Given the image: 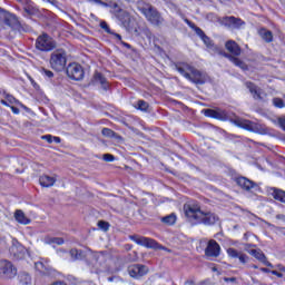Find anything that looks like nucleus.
<instances>
[{
	"mask_svg": "<svg viewBox=\"0 0 285 285\" xmlns=\"http://www.w3.org/2000/svg\"><path fill=\"white\" fill-rule=\"evenodd\" d=\"M101 135L104 137H108L109 139H116L117 141H121V139H122L121 136H119L117 132H115L110 128H102Z\"/></svg>",
	"mask_w": 285,
	"mask_h": 285,
	"instance_id": "obj_24",
	"label": "nucleus"
},
{
	"mask_svg": "<svg viewBox=\"0 0 285 285\" xmlns=\"http://www.w3.org/2000/svg\"><path fill=\"white\" fill-rule=\"evenodd\" d=\"M185 284H189V285H193V282H189V281H187Z\"/></svg>",
	"mask_w": 285,
	"mask_h": 285,
	"instance_id": "obj_53",
	"label": "nucleus"
},
{
	"mask_svg": "<svg viewBox=\"0 0 285 285\" xmlns=\"http://www.w3.org/2000/svg\"><path fill=\"white\" fill-rule=\"evenodd\" d=\"M246 88L253 95L254 99H262V89L257 88L253 82H246Z\"/></svg>",
	"mask_w": 285,
	"mask_h": 285,
	"instance_id": "obj_22",
	"label": "nucleus"
},
{
	"mask_svg": "<svg viewBox=\"0 0 285 285\" xmlns=\"http://www.w3.org/2000/svg\"><path fill=\"white\" fill-rule=\"evenodd\" d=\"M42 73L48 77V79H52L55 77V73L48 69H42Z\"/></svg>",
	"mask_w": 285,
	"mask_h": 285,
	"instance_id": "obj_39",
	"label": "nucleus"
},
{
	"mask_svg": "<svg viewBox=\"0 0 285 285\" xmlns=\"http://www.w3.org/2000/svg\"><path fill=\"white\" fill-rule=\"evenodd\" d=\"M248 247H250V245H245V248H248Z\"/></svg>",
	"mask_w": 285,
	"mask_h": 285,
	"instance_id": "obj_54",
	"label": "nucleus"
},
{
	"mask_svg": "<svg viewBox=\"0 0 285 285\" xmlns=\"http://www.w3.org/2000/svg\"><path fill=\"white\" fill-rule=\"evenodd\" d=\"M137 106L138 110H142L144 112L148 110V102H146V100H138Z\"/></svg>",
	"mask_w": 285,
	"mask_h": 285,
	"instance_id": "obj_32",
	"label": "nucleus"
},
{
	"mask_svg": "<svg viewBox=\"0 0 285 285\" xmlns=\"http://www.w3.org/2000/svg\"><path fill=\"white\" fill-rule=\"evenodd\" d=\"M235 183L237 184V186H239V188H242L243 190H253V188H255V183L244 176H239L235 178Z\"/></svg>",
	"mask_w": 285,
	"mask_h": 285,
	"instance_id": "obj_17",
	"label": "nucleus"
},
{
	"mask_svg": "<svg viewBox=\"0 0 285 285\" xmlns=\"http://www.w3.org/2000/svg\"><path fill=\"white\" fill-rule=\"evenodd\" d=\"M50 243H51V244H57V246H62V244H63V238L53 237V238L50 239Z\"/></svg>",
	"mask_w": 285,
	"mask_h": 285,
	"instance_id": "obj_36",
	"label": "nucleus"
},
{
	"mask_svg": "<svg viewBox=\"0 0 285 285\" xmlns=\"http://www.w3.org/2000/svg\"><path fill=\"white\" fill-rule=\"evenodd\" d=\"M234 126L238 128H244V130H248L249 132H266V128L262 126L259 122L250 121L244 118L236 117L230 119Z\"/></svg>",
	"mask_w": 285,
	"mask_h": 285,
	"instance_id": "obj_6",
	"label": "nucleus"
},
{
	"mask_svg": "<svg viewBox=\"0 0 285 285\" xmlns=\"http://www.w3.org/2000/svg\"><path fill=\"white\" fill-rule=\"evenodd\" d=\"M206 117H212L213 119H220V121H226L228 119V112L222 109H206Z\"/></svg>",
	"mask_w": 285,
	"mask_h": 285,
	"instance_id": "obj_15",
	"label": "nucleus"
},
{
	"mask_svg": "<svg viewBox=\"0 0 285 285\" xmlns=\"http://www.w3.org/2000/svg\"><path fill=\"white\" fill-rule=\"evenodd\" d=\"M50 68L56 70V72H61L66 68V63H68V58L66 51L63 49L55 50L50 56Z\"/></svg>",
	"mask_w": 285,
	"mask_h": 285,
	"instance_id": "obj_5",
	"label": "nucleus"
},
{
	"mask_svg": "<svg viewBox=\"0 0 285 285\" xmlns=\"http://www.w3.org/2000/svg\"><path fill=\"white\" fill-rule=\"evenodd\" d=\"M237 257H238L240 264H246V262H248V256L242 252H239Z\"/></svg>",
	"mask_w": 285,
	"mask_h": 285,
	"instance_id": "obj_35",
	"label": "nucleus"
},
{
	"mask_svg": "<svg viewBox=\"0 0 285 285\" xmlns=\"http://www.w3.org/2000/svg\"><path fill=\"white\" fill-rule=\"evenodd\" d=\"M67 76L73 81H81L83 79V67L77 62L69 63L66 69Z\"/></svg>",
	"mask_w": 285,
	"mask_h": 285,
	"instance_id": "obj_10",
	"label": "nucleus"
},
{
	"mask_svg": "<svg viewBox=\"0 0 285 285\" xmlns=\"http://www.w3.org/2000/svg\"><path fill=\"white\" fill-rule=\"evenodd\" d=\"M19 279L23 285H28L32 283V278L29 276L28 273H22L19 275Z\"/></svg>",
	"mask_w": 285,
	"mask_h": 285,
	"instance_id": "obj_30",
	"label": "nucleus"
},
{
	"mask_svg": "<svg viewBox=\"0 0 285 285\" xmlns=\"http://www.w3.org/2000/svg\"><path fill=\"white\" fill-rule=\"evenodd\" d=\"M196 32L197 35L202 38L203 36H205L206 33H204V31L199 28H196Z\"/></svg>",
	"mask_w": 285,
	"mask_h": 285,
	"instance_id": "obj_47",
	"label": "nucleus"
},
{
	"mask_svg": "<svg viewBox=\"0 0 285 285\" xmlns=\"http://www.w3.org/2000/svg\"><path fill=\"white\" fill-rule=\"evenodd\" d=\"M262 273H271V269L266 268V267H263L261 268Z\"/></svg>",
	"mask_w": 285,
	"mask_h": 285,
	"instance_id": "obj_50",
	"label": "nucleus"
},
{
	"mask_svg": "<svg viewBox=\"0 0 285 285\" xmlns=\"http://www.w3.org/2000/svg\"><path fill=\"white\" fill-rule=\"evenodd\" d=\"M128 273L134 279H139V277H144V275L148 274V267L139 264L131 265L128 267Z\"/></svg>",
	"mask_w": 285,
	"mask_h": 285,
	"instance_id": "obj_14",
	"label": "nucleus"
},
{
	"mask_svg": "<svg viewBox=\"0 0 285 285\" xmlns=\"http://www.w3.org/2000/svg\"><path fill=\"white\" fill-rule=\"evenodd\" d=\"M89 3H97V6H104L105 8H108V3L101 1V0H87Z\"/></svg>",
	"mask_w": 285,
	"mask_h": 285,
	"instance_id": "obj_38",
	"label": "nucleus"
},
{
	"mask_svg": "<svg viewBox=\"0 0 285 285\" xmlns=\"http://www.w3.org/2000/svg\"><path fill=\"white\" fill-rule=\"evenodd\" d=\"M163 224H166L167 226H174L177 222V215L169 214L161 218Z\"/></svg>",
	"mask_w": 285,
	"mask_h": 285,
	"instance_id": "obj_28",
	"label": "nucleus"
},
{
	"mask_svg": "<svg viewBox=\"0 0 285 285\" xmlns=\"http://www.w3.org/2000/svg\"><path fill=\"white\" fill-rule=\"evenodd\" d=\"M253 268H257V265H253Z\"/></svg>",
	"mask_w": 285,
	"mask_h": 285,
	"instance_id": "obj_55",
	"label": "nucleus"
},
{
	"mask_svg": "<svg viewBox=\"0 0 285 285\" xmlns=\"http://www.w3.org/2000/svg\"><path fill=\"white\" fill-rule=\"evenodd\" d=\"M272 197L276 199V202H281L282 204H285V191L277 188H272Z\"/></svg>",
	"mask_w": 285,
	"mask_h": 285,
	"instance_id": "obj_25",
	"label": "nucleus"
},
{
	"mask_svg": "<svg viewBox=\"0 0 285 285\" xmlns=\"http://www.w3.org/2000/svg\"><path fill=\"white\" fill-rule=\"evenodd\" d=\"M60 253H66V250H60Z\"/></svg>",
	"mask_w": 285,
	"mask_h": 285,
	"instance_id": "obj_58",
	"label": "nucleus"
},
{
	"mask_svg": "<svg viewBox=\"0 0 285 285\" xmlns=\"http://www.w3.org/2000/svg\"><path fill=\"white\" fill-rule=\"evenodd\" d=\"M225 48L230 52V55H233L232 57H239V55H242V48L234 40H228L225 43Z\"/></svg>",
	"mask_w": 285,
	"mask_h": 285,
	"instance_id": "obj_18",
	"label": "nucleus"
},
{
	"mask_svg": "<svg viewBox=\"0 0 285 285\" xmlns=\"http://www.w3.org/2000/svg\"><path fill=\"white\" fill-rule=\"evenodd\" d=\"M0 104H2V106H10L9 104H8V101H6V100H0Z\"/></svg>",
	"mask_w": 285,
	"mask_h": 285,
	"instance_id": "obj_51",
	"label": "nucleus"
},
{
	"mask_svg": "<svg viewBox=\"0 0 285 285\" xmlns=\"http://www.w3.org/2000/svg\"><path fill=\"white\" fill-rule=\"evenodd\" d=\"M100 28L105 31V32H110V27L108 26V23L106 21L100 22Z\"/></svg>",
	"mask_w": 285,
	"mask_h": 285,
	"instance_id": "obj_41",
	"label": "nucleus"
},
{
	"mask_svg": "<svg viewBox=\"0 0 285 285\" xmlns=\"http://www.w3.org/2000/svg\"><path fill=\"white\" fill-rule=\"evenodd\" d=\"M202 39H203L204 43H206V46L208 48H210V46H213V43L210 41V38H208V36L205 35V36L202 37Z\"/></svg>",
	"mask_w": 285,
	"mask_h": 285,
	"instance_id": "obj_43",
	"label": "nucleus"
},
{
	"mask_svg": "<svg viewBox=\"0 0 285 285\" xmlns=\"http://www.w3.org/2000/svg\"><path fill=\"white\" fill-rule=\"evenodd\" d=\"M69 255L71 257V262H79L83 259V257H86V255L83 254V250L77 249V248L70 249Z\"/></svg>",
	"mask_w": 285,
	"mask_h": 285,
	"instance_id": "obj_23",
	"label": "nucleus"
},
{
	"mask_svg": "<svg viewBox=\"0 0 285 285\" xmlns=\"http://www.w3.org/2000/svg\"><path fill=\"white\" fill-rule=\"evenodd\" d=\"M41 139H43V140L47 141L48 144H52V141H53V136H52V135H45V136H41Z\"/></svg>",
	"mask_w": 285,
	"mask_h": 285,
	"instance_id": "obj_42",
	"label": "nucleus"
},
{
	"mask_svg": "<svg viewBox=\"0 0 285 285\" xmlns=\"http://www.w3.org/2000/svg\"><path fill=\"white\" fill-rule=\"evenodd\" d=\"M184 212L187 222H189L191 226H199V224L204 226H215V224L219 222V216L213 212L202 210V207L197 203L185 204Z\"/></svg>",
	"mask_w": 285,
	"mask_h": 285,
	"instance_id": "obj_1",
	"label": "nucleus"
},
{
	"mask_svg": "<svg viewBox=\"0 0 285 285\" xmlns=\"http://www.w3.org/2000/svg\"><path fill=\"white\" fill-rule=\"evenodd\" d=\"M248 253L249 255H253V257L258 259V262H262L263 264H265V266L273 268V264L271 262H267L266 255L264 254V252H262V249H252V250H248Z\"/></svg>",
	"mask_w": 285,
	"mask_h": 285,
	"instance_id": "obj_19",
	"label": "nucleus"
},
{
	"mask_svg": "<svg viewBox=\"0 0 285 285\" xmlns=\"http://www.w3.org/2000/svg\"><path fill=\"white\" fill-rule=\"evenodd\" d=\"M14 219L18 224H23V226H28V224H30V219L26 217V214L21 209L14 212Z\"/></svg>",
	"mask_w": 285,
	"mask_h": 285,
	"instance_id": "obj_21",
	"label": "nucleus"
},
{
	"mask_svg": "<svg viewBox=\"0 0 285 285\" xmlns=\"http://www.w3.org/2000/svg\"><path fill=\"white\" fill-rule=\"evenodd\" d=\"M117 37H118L119 39H121V36H120V35H118Z\"/></svg>",
	"mask_w": 285,
	"mask_h": 285,
	"instance_id": "obj_56",
	"label": "nucleus"
},
{
	"mask_svg": "<svg viewBox=\"0 0 285 285\" xmlns=\"http://www.w3.org/2000/svg\"><path fill=\"white\" fill-rule=\"evenodd\" d=\"M137 8L141 14L151 23V26H161L164 23V17H161V13L157 10V8L153 7V4L139 0L137 2Z\"/></svg>",
	"mask_w": 285,
	"mask_h": 285,
	"instance_id": "obj_3",
	"label": "nucleus"
},
{
	"mask_svg": "<svg viewBox=\"0 0 285 285\" xmlns=\"http://www.w3.org/2000/svg\"><path fill=\"white\" fill-rule=\"evenodd\" d=\"M57 183V178L48 175H42L39 178V184L42 186V188H51V186H55Z\"/></svg>",
	"mask_w": 285,
	"mask_h": 285,
	"instance_id": "obj_20",
	"label": "nucleus"
},
{
	"mask_svg": "<svg viewBox=\"0 0 285 285\" xmlns=\"http://www.w3.org/2000/svg\"><path fill=\"white\" fill-rule=\"evenodd\" d=\"M222 255V246L215 239H210L205 248V256L209 258H217Z\"/></svg>",
	"mask_w": 285,
	"mask_h": 285,
	"instance_id": "obj_12",
	"label": "nucleus"
},
{
	"mask_svg": "<svg viewBox=\"0 0 285 285\" xmlns=\"http://www.w3.org/2000/svg\"><path fill=\"white\" fill-rule=\"evenodd\" d=\"M102 159L104 161H115V156L112 154H105Z\"/></svg>",
	"mask_w": 285,
	"mask_h": 285,
	"instance_id": "obj_37",
	"label": "nucleus"
},
{
	"mask_svg": "<svg viewBox=\"0 0 285 285\" xmlns=\"http://www.w3.org/2000/svg\"><path fill=\"white\" fill-rule=\"evenodd\" d=\"M42 1H45L47 3H51V6H55V7L59 6V1H57V0H42Z\"/></svg>",
	"mask_w": 285,
	"mask_h": 285,
	"instance_id": "obj_44",
	"label": "nucleus"
},
{
	"mask_svg": "<svg viewBox=\"0 0 285 285\" xmlns=\"http://www.w3.org/2000/svg\"><path fill=\"white\" fill-rule=\"evenodd\" d=\"M21 107H22V108H24V109L27 108V107H26V106H23V105H21Z\"/></svg>",
	"mask_w": 285,
	"mask_h": 285,
	"instance_id": "obj_57",
	"label": "nucleus"
},
{
	"mask_svg": "<svg viewBox=\"0 0 285 285\" xmlns=\"http://www.w3.org/2000/svg\"><path fill=\"white\" fill-rule=\"evenodd\" d=\"M215 50H217L219 55H224L227 59H229V61H232V63H234V66H237L242 70H248V66H246V62L242 61L239 58H237L233 55L226 53V52L219 50L217 47H215Z\"/></svg>",
	"mask_w": 285,
	"mask_h": 285,
	"instance_id": "obj_16",
	"label": "nucleus"
},
{
	"mask_svg": "<svg viewBox=\"0 0 285 285\" xmlns=\"http://www.w3.org/2000/svg\"><path fill=\"white\" fill-rule=\"evenodd\" d=\"M225 282H235V277H232V278H225Z\"/></svg>",
	"mask_w": 285,
	"mask_h": 285,
	"instance_id": "obj_52",
	"label": "nucleus"
},
{
	"mask_svg": "<svg viewBox=\"0 0 285 285\" xmlns=\"http://www.w3.org/2000/svg\"><path fill=\"white\" fill-rule=\"evenodd\" d=\"M36 268L37 271H40L41 273L46 272V271H50V265H48V261H39L36 264Z\"/></svg>",
	"mask_w": 285,
	"mask_h": 285,
	"instance_id": "obj_29",
	"label": "nucleus"
},
{
	"mask_svg": "<svg viewBox=\"0 0 285 285\" xmlns=\"http://www.w3.org/2000/svg\"><path fill=\"white\" fill-rule=\"evenodd\" d=\"M95 81H99L100 86H102V89L108 90L109 88L108 80L106 79V77H104V75L96 72Z\"/></svg>",
	"mask_w": 285,
	"mask_h": 285,
	"instance_id": "obj_27",
	"label": "nucleus"
},
{
	"mask_svg": "<svg viewBox=\"0 0 285 285\" xmlns=\"http://www.w3.org/2000/svg\"><path fill=\"white\" fill-rule=\"evenodd\" d=\"M276 219H285V215L284 214H278V215H276Z\"/></svg>",
	"mask_w": 285,
	"mask_h": 285,
	"instance_id": "obj_49",
	"label": "nucleus"
},
{
	"mask_svg": "<svg viewBox=\"0 0 285 285\" xmlns=\"http://www.w3.org/2000/svg\"><path fill=\"white\" fill-rule=\"evenodd\" d=\"M0 26H8V28H11V30H17L18 32L23 30V27L21 26V22L17 16L10 13L3 8H0Z\"/></svg>",
	"mask_w": 285,
	"mask_h": 285,
	"instance_id": "obj_4",
	"label": "nucleus"
},
{
	"mask_svg": "<svg viewBox=\"0 0 285 285\" xmlns=\"http://www.w3.org/2000/svg\"><path fill=\"white\" fill-rule=\"evenodd\" d=\"M174 68L181 77H185L187 81H191V83H196L197 86H204V83L210 79L208 73L199 71L188 62H176Z\"/></svg>",
	"mask_w": 285,
	"mask_h": 285,
	"instance_id": "obj_2",
	"label": "nucleus"
},
{
	"mask_svg": "<svg viewBox=\"0 0 285 285\" xmlns=\"http://www.w3.org/2000/svg\"><path fill=\"white\" fill-rule=\"evenodd\" d=\"M227 255H228V257H233L235 259V258L239 257V252H237V249L230 247L227 249Z\"/></svg>",
	"mask_w": 285,
	"mask_h": 285,
	"instance_id": "obj_33",
	"label": "nucleus"
},
{
	"mask_svg": "<svg viewBox=\"0 0 285 285\" xmlns=\"http://www.w3.org/2000/svg\"><path fill=\"white\" fill-rule=\"evenodd\" d=\"M111 14L117 17L118 21L122 23L125 28L130 26V13L128 11L119 8V4L115 3L110 10Z\"/></svg>",
	"mask_w": 285,
	"mask_h": 285,
	"instance_id": "obj_11",
	"label": "nucleus"
},
{
	"mask_svg": "<svg viewBox=\"0 0 285 285\" xmlns=\"http://www.w3.org/2000/svg\"><path fill=\"white\" fill-rule=\"evenodd\" d=\"M10 108H11L13 115H19V112H20L19 108H17L14 106H11Z\"/></svg>",
	"mask_w": 285,
	"mask_h": 285,
	"instance_id": "obj_46",
	"label": "nucleus"
},
{
	"mask_svg": "<svg viewBox=\"0 0 285 285\" xmlns=\"http://www.w3.org/2000/svg\"><path fill=\"white\" fill-rule=\"evenodd\" d=\"M271 273H272V275H275L276 277H279V278L284 277V274H282L277 271H272Z\"/></svg>",
	"mask_w": 285,
	"mask_h": 285,
	"instance_id": "obj_45",
	"label": "nucleus"
},
{
	"mask_svg": "<svg viewBox=\"0 0 285 285\" xmlns=\"http://www.w3.org/2000/svg\"><path fill=\"white\" fill-rule=\"evenodd\" d=\"M222 26H225V28H233L234 30H237L244 26V21L239 18H235L234 16L224 17L220 20Z\"/></svg>",
	"mask_w": 285,
	"mask_h": 285,
	"instance_id": "obj_13",
	"label": "nucleus"
},
{
	"mask_svg": "<svg viewBox=\"0 0 285 285\" xmlns=\"http://www.w3.org/2000/svg\"><path fill=\"white\" fill-rule=\"evenodd\" d=\"M17 277V267L9 261H0V278L12 279Z\"/></svg>",
	"mask_w": 285,
	"mask_h": 285,
	"instance_id": "obj_9",
	"label": "nucleus"
},
{
	"mask_svg": "<svg viewBox=\"0 0 285 285\" xmlns=\"http://www.w3.org/2000/svg\"><path fill=\"white\" fill-rule=\"evenodd\" d=\"M259 36L262 37L263 41H266V43L273 42V32L271 30L261 29Z\"/></svg>",
	"mask_w": 285,
	"mask_h": 285,
	"instance_id": "obj_26",
	"label": "nucleus"
},
{
	"mask_svg": "<svg viewBox=\"0 0 285 285\" xmlns=\"http://www.w3.org/2000/svg\"><path fill=\"white\" fill-rule=\"evenodd\" d=\"M98 227L101 228V230H108V228H110V224L104 222V220H100L98 222Z\"/></svg>",
	"mask_w": 285,
	"mask_h": 285,
	"instance_id": "obj_34",
	"label": "nucleus"
},
{
	"mask_svg": "<svg viewBox=\"0 0 285 285\" xmlns=\"http://www.w3.org/2000/svg\"><path fill=\"white\" fill-rule=\"evenodd\" d=\"M272 104L275 108H285V102L282 98H273Z\"/></svg>",
	"mask_w": 285,
	"mask_h": 285,
	"instance_id": "obj_31",
	"label": "nucleus"
},
{
	"mask_svg": "<svg viewBox=\"0 0 285 285\" xmlns=\"http://www.w3.org/2000/svg\"><path fill=\"white\" fill-rule=\"evenodd\" d=\"M131 242H135L138 246H144L145 248H153L154 250H167L170 253V249L158 244L157 240L144 236H130Z\"/></svg>",
	"mask_w": 285,
	"mask_h": 285,
	"instance_id": "obj_7",
	"label": "nucleus"
},
{
	"mask_svg": "<svg viewBox=\"0 0 285 285\" xmlns=\"http://www.w3.org/2000/svg\"><path fill=\"white\" fill-rule=\"evenodd\" d=\"M6 99L9 104H18L19 101L16 99L14 96H11V95H7L6 96Z\"/></svg>",
	"mask_w": 285,
	"mask_h": 285,
	"instance_id": "obj_40",
	"label": "nucleus"
},
{
	"mask_svg": "<svg viewBox=\"0 0 285 285\" xmlns=\"http://www.w3.org/2000/svg\"><path fill=\"white\" fill-rule=\"evenodd\" d=\"M55 144H61V139L57 136H53Z\"/></svg>",
	"mask_w": 285,
	"mask_h": 285,
	"instance_id": "obj_48",
	"label": "nucleus"
},
{
	"mask_svg": "<svg viewBox=\"0 0 285 285\" xmlns=\"http://www.w3.org/2000/svg\"><path fill=\"white\" fill-rule=\"evenodd\" d=\"M36 48L40 52H50L57 48V42L47 33L39 36L36 40Z\"/></svg>",
	"mask_w": 285,
	"mask_h": 285,
	"instance_id": "obj_8",
	"label": "nucleus"
}]
</instances>
